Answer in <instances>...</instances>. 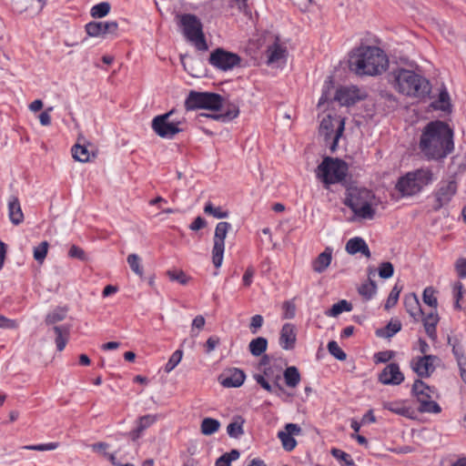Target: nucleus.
Listing matches in <instances>:
<instances>
[{"label": "nucleus", "instance_id": "nucleus-1", "mask_svg": "<svg viewBox=\"0 0 466 466\" xmlns=\"http://www.w3.org/2000/svg\"><path fill=\"white\" fill-rule=\"evenodd\" d=\"M419 148L427 159L445 158L454 149L452 129L441 120L429 122L422 129Z\"/></svg>", "mask_w": 466, "mask_h": 466}, {"label": "nucleus", "instance_id": "nucleus-2", "mask_svg": "<svg viewBox=\"0 0 466 466\" xmlns=\"http://www.w3.org/2000/svg\"><path fill=\"white\" fill-rule=\"evenodd\" d=\"M389 65L387 56L377 46H361L353 50L349 66L359 76H378L386 71Z\"/></svg>", "mask_w": 466, "mask_h": 466}, {"label": "nucleus", "instance_id": "nucleus-3", "mask_svg": "<svg viewBox=\"0 0 466 466\" xmlns=\"http://www.w3.org/2000/svg\"><path fill=\"white\" fill-rule=\"evenodd\" d=\"M392 77L394 88L402 95L422 99L431 93L430 81L412 70L398 68L392 72Z\"/></svg>", "mask_w": 466, "mask_h": 466}, {"label": "nucleus", "instance_id": "nucleus-4", "mask_svg": "<svg viewBox=\"0 0 466 466\" xmlns=\"http://www.w3.org/2000/svg\"><path fill=\"white\" fill-rule=\"evenodd\" d=\"M374 193L365 187H350L347 190L344 204L363 219H372L376 210L372 208Z\"/></svg>", "mask_w": 466, "mask_h": 466}, {"label": "nucleus", "instance_id": "nucleus-5", "mask_svg": "<svg viewBox=\"0 0 466 466\" xmlns=\"http://www.w3.org/2000/svg\"><path fill=\"white\" fill-rule=\"evenodd\" d=\"M348 164L344 160L325 157L316 169V177L328 189L330 185L342 182L348 174Z\"/></svg>", "mask_w": 466, "mask_h": 466}, {"label": "nucleus", "instance_id": "nucleus-6", "mask_svg": "<svg viewBox=\"0 0 466 466\" xmlns=\"http://www.w3.org/2000/svg\"><path fill=\"white\" fill-rule=\"evenodd\" d=\"M433 179L434 175L431 169L419 168L400 177L396 184V189L402 197L413 196L431 184Z\"/></svg>", "mask_w": 466, "mask_h": 466}, {"label": "nucleus", "instance_id": "nucleus-7", "mask_svg": "<svg viewBox=\"0 0 466 466\" xmlns=\"http://www.w3.org/2000/svg\"><path fill=\"white\" fill-rule=\"evenodd\" d=\"M177 25L182 28L183 35L188 42L199 51L208 49L203 25L200 19L192 14L177 15Z\"/></svg>", "mask_w": 466, "mask_h": 466}, {"label": "nucleus", "instance_id": "nucleus-8", "mask_svg": "<svg viewBox=\"0 0 466 466\" xmlns=\"http://www.w3.org/2000/svg\"><path fill=\"white\" fill-rule=\"evenodd\" d=\"M223 106L224 99L217 93L190 91L185 101L187 110L203 108L217 111Z\"/></svg>", "mask_w": 466, "mask_h": 466}, {"label": "nucleus", "instance_id": "nucleus-9", "mask_svg": "<svg viewBox=\"0 0 466 466\" xmlns=\"http://www.w3.org/2000/svg\"><path fill=\"white\" fill-rule=\"evenodd\" d=\"M432 392L433 390L421 380L418 379L414 381L411 393L420 403L418 408L420 412L440 413L441 411L440 405L431 400Z\"/></svg>", "mask_w": 466, "mask_h": 466}, {"label": "nucleus", "instance_id": "nucleus-10", "mask_svg": "<svg viewBox=\"0 0 466 466\" xmlns=\"http://www.w3.org/2000/svg\"><path fill=\"white\" fill-rule=\"evenodd\" d=\"M174 114V110H170L166 114L158 115L152 120V129L162 138H173L177 134L183 131L179 127L180 121H170V116Z\"/></svg>", "mask_w": 466, "mask_h": 466}, {"label": "nucleus", "instance_id": "nucleus-11", "mask_svg": "<svg viewBox=\"0 0 466 466\" xmlns=\"http://www.w3.org/2000/svg\"><path fill=\"white\" fill-rule=\"evenodd\" d=\"M240 62L241 57L238 54L227 51L221 47L212 51L208 58V63L221 71L231 70L238 66Z\"/></svg>", "mask_w": 466, "mask_h": 466}, {"label": "nucleus", "instance_id": "nucleus-12", "mask_svg": "<svg viewBox=\"0 0 466 466\" xmlns=\"http://www.w3.org/2000/svg\"><path fill=\"white\" fill-rule=\"evenodd\" d=\"M231 225L228 222H218L215 228L212 248V263L218 268L223 262V256L225 250V239Z\"/></svg>", "mask_w": 466, "mask_h": 466}, {"label": "nucleus", "instance_id": "nucleus-13", "mask_svg": "<svg viewBox=\"0 0 466 466\" xmlns=\"http://www.w3.org/2000/svg\"><path fill=\"white\" fill-rule=\"evenodd\" d=\"M457 189L458 185L454 179L441 181L437 189L433 193L434 203L432 205V209L434 211H438L441 208L447 206L457 193Z\"/></svg>", "mask_w": 466, "mask_h": 466}, {"label": "nucleus", "instance_id": "nucleus-14", "mask_svg": "<svg viewBox=\"0 0 466 466\" xmlns=\"http://www.w3.org/2000/svg\"><path fill=\"white\" fill-rule=\"evenodd\" d=\"M435 360H438V357L434 355H424L423 357H416L411 360L410 367L419 377L428 378L435 370Z\"/></svg>", "mask_w": 466, "mask_h": 466}, {"label": "nucleus", "instance_id": "nucleus-15", "mask_svg": "<svg viewBox=\"0 0 466 466\" xmlns=\"http://www.w3.org/2000/svg\"><path fill=\"white\" fill-rule=\"evenodd\" d=\"M404 379L399 364L395 362L388 364L378 377L379 381L383 385H400L404 381Z\"/></svg>", "mask_w": 466, "mask_h": 466}, {"label": "nucleus", "instance_id": "nucleus-16", "mask_svg": "<svg viewBox=\"0 0 466 466\" xmlns=\"http://www.w3.org/2000/svg\"><path fill=\"white\" fill-rule=\"evenodd\" d=\"M86 31L92 37H105L107 35H115L118 25L115 21L110 22H89L86 25Z\"/></svg>", "mask_w": 466, "mask_h": 466}, {"label": "nucleus", "instance_id": "nucleus-17", "mask_svg": "<svg viewBox=\"0 0 466 466\" xmlns=\"http://www.w3.org/2000/svg\"><path fill=\"white\" fill-rule=\"evenodd\" d=\"M301 428L295 423H287L285 425V431L278 432V438L282 443V447L287 451H293L297 446V441L294 439V435L301 434Z\"/></svg>", "mask_w": 466, "mask_h": 466}, {"label": "nucleus", "instance_id": "nucleus-18", "mask_svg": "<svg viewBox=\"0 0 466 466\" xmlns=\"http://www.w3.org/2000/svg\"><path fill=\"white\" fill-rule=\"evenodd\" d=\"M246 379L244 371L240 369L233 368L222 373L218 380L225 388L240 387Z\"/></svg>", "mask_w": 466, "mask_h": 466}, {"label": "nucleus", "instance_id": "nucleus-19", "mask_svg": "<svg viewBox=\"0 0 466 466\" xmlns=\"http://www.w3.org/2000/svg\"><path fill=\"white\" fill-rule=\"evenodd\" d=\"M295 326L291 323H285L282 326L279 336V344L283 350L294 349L296 343Z\"/></svg>", "mask_w": 466, "mask_h": 466}, {"label": "nucleus", "instance_id": "nucleus-20", "mask_svg": "<svg viewBox=\"0 0 466 466\" xmlns=\"http://www.w3.org/2000/svg\"><path fill=\"white\" fill-rule=\"evenodd\" d=\"M157 420V416L153 414H147L141 416L137 420V427L131 431L128 434L133 441L139 439L144 431L148 429Z\"/></svg>", "mask_w": 466, "mask_h": 466}, {"label": "nucleus", "instance_id": "nucleus-21", "mask_svg": "<svg viewBox=\"0 0 466 466\" xmlns=\"http://www.w3.org/2000/svg\"><path fill=\"white\" fill-rule=\"evenodd\" d=\"M404 306L407 312L415 321H418L424 314L420 308L419 299L414 293L405 297Z\"/></svg>", "mask_w": 466, "mask_h": 466}, {"label": "nucleus", "instance_id": "nucleus-22", "mask_svg": "<svg viewBox=\"0 0 466 466\" xmlns=\"http://www.w3.org/2000/svg\"><path fill=\"white\" fill-rule=\"evenodd\" d=\"M333 249L327 247L313 261L312 269L317 273L324 272L331 263Z\"/></svg>", "mask_w": 466, "mask_h": 466}, {"label": "nucleus", "instance_id": "nucleus-23", "mask_svg": "<svg viewBox=\"0 0 466 466\" xmlns=\"http://www.w3.org/2000/svg\"><path fill=\"white\" fill-rule=\"evenodd\" d=\"M286 46L280 45L278 41L268 46L266 54L268 64L278 63L281 60L285 61L287 56Z\"/></svg>", "mask_w": 466, "mask_h": 466}, {"label": "nucleus", "instance_id": "nucleus-24", "mask_svg": "<svg viewBox=\"0 0 466 466\" xmlns=\"http://www.w3.org/2000/svg\"><path fill=\"white\" fill-rule=\"evenodd\" d=\"M439 316L436 309L431 310L422 318L425 332L432 340L437 339L436 327L439 322Z\"/></svg>", "mask_w": 466, "mask_h": 466}, {"label": "nucleus", "instance_id": "nucleus-25", "mask_svg": "<svg viewBox=\"0 0 466 466\" xmlns=\"http://www.w3.org/2000/svg\"><path fill=\"white\" fill-rule=\"evenodd\" d=\"M8 216L14 225H19L24 221L20 202L15 196H12L8 201Z\"/></svg>", "mask_w": 466, "mask_h": 466}, {"label": "nucleus", "instance_id": "nucleus-26", "mask_svg": "<svg viewBox=\"0 0 466 466\" xmlns=\"http://www.w3.org/2000/svg\"><path fill=\"white\" fill-rule=\"evenodd\" d=\"M448 345L451 347V351L456 359L458 365L466 364V357L464 355V349L461 343V339L458 336H448Z\"/></svg>", "mask_w": 466, "mask_h": 466}, {"label": "nucleus", "instance_id": "nucleus-27", "mask_svg": "<svg viewBox=\"0 0 466 466\" xmlns=\"http://www.w3.org/2000/svg\"><path fill=\"white\" fill-rule=\"evenodd\" d=\"M53 330L56 334L55 342L56 345V349L58 351H62L69 339L70 334V326L69 325H60L54 326Z\"/></svg>", "mask_w": 466, "mask_h": 466}, {"label": "nucleus", "instance_id": "nucleus-28", "mask_svg": "<svg viewBox=\"0 0 466 466\" xmlns=\"http://www.w3.org/2000/svg\"><path fill=\"white\" fill-rule=\"evenodd\" d=\"M334 100L338 101L341 106H350L357 102L356 90L347 87L339 88L336 91Z\"/></svg>", "mask_w": 466, "mask_h": 466}, {"label": "nucleus", "instance_id": "nucleus-29", "mask_svg": "<svg viewBox=\"0 0 466 466\" xmlns=\"http://www.w3.org/2000/svg\"><path fill=\"white\" fill-rule=\"evenodd\" d=\"M239 114L238 106L234 104L228 105V108L222 114H200V117L213 118L223 122L230 121L236 118Z\"/></svg>", "mask_w": 466, "mask_h": 466}, {"label": "nucleus", "instance_id": "nucleus-30", "mask_svg": "<svg viewBox=\"0 0 466 466\" xmlns=\"http://www.w3.org/2000/svg\"><path fill=\"white\" fill-rule=\"evenodd\" d=\"M254 380L257 381L258 384H259L265 390L270 393H276L279 394L278 391H282L283 387L279 383V380H280V375L278 374L274 378V383L271 385L268 380L265 378L262 374H254Z\"/></svg>", "mask_w": 466, "mask_h": 466}, {"label": "nucleus", "instance_id": "nucleus-31", "mask_svg": "<svg viewBox=\"0 0 466 466\" xmlns=\"http://www.w3.org/2000/svg\"><path fill=\"white\" fill-rule=\"evenodd\" d=\"M384 408L388 410L407 418H411L413 410L407 407L403 401H389L384 403Z\"/></svg>", "mask_w": 466, "mask_h": 466}, {"label": "nucleus", "instance_id": "nucleus-32", "mask_svg": "<svg viewBox=\"0 0 466 466\" xmlns=\"http://www.w3.org/2000/svg\"><path fill=\"white\" fill-rule=\"evenodd\" d=\"M431 106L436 110L451 112V105L450 102V96L445 88L440 92L438 99L433 101Z\"/></svg>", "mask_w": 466, "mask_h": 466}, {"label": "nucleus", "instance_id": "nucleus-33", "mask_svg": "<svg viewBox=\"0 0 466 466\" xmlns=\"http://www.w3.org/2000/svg\"><path fill=\"white\" fill-rule=\"evenodd\" d=\"M267 347L268 340L264 337H258L253 339L248 344V350L250 353L255 357L261 356L266 351Z\"/></svg>", "mask_w": 466, "mask_h": 466}, {"label": "nucleus", "instance_id": "nucleus-34", "mask_svg": "<svg viewBox=\"0 0 466 466\" xmlns=\"http://www.w3.org/2000/svg\"><path fill=\"white\" fill-rule=\"evenodd\" d=\"M245 420L242 417L238 416L227 427V432L229 437L238 439L244 434L243 424Z\"/></svg>", "mask_w": 466, "mask_h": 466}, {"label": "nucleus", "instance_id": "nucleus-35", "mask_svg": "<svg viewBox=\"0 0 466 466\" xmlns=\"http://www.w3.org/2000/svg\"><path fill=\"white\" fill-rule=\"evenodd\" d=\"M220 428V422L213 418H205L200 424V431L203 435L210 436Z\"/></svg>", "mask_w": 466, "mask_h": 466}, {"label": "nucleus", "instance_id": "nucleus-36", "mask_svg": "<svg viewBox=\"0 0 466 466\" xmlns=\"http://www.w3.org/2000/svg\"><path fill=\"white\" fill-rule=\"evenodd\" d=\"M283 376L287 386L290 388L297 387L300 381L299 370L294 366L288 367L284 370Z\"/></svg>", "mask_w": 466, "mask_h": 466}, {"label": "nucleus", "instance_id": "nucleus-37", "mask_svg": "<svg viewBox=\"0 0 466 466\" xmlns=\"http://www.w3.org/2000/svg\"><path fill=\"white\" fill-rule=\"evenodd\" d=\"M67 308L57 307L53 311L49 312L45 319L46 325H53L66 319L67 314Z\"/></svg>", "mask_w": 466, "mask_h": 466}, {"label": "nucleus", "instance_id": "nucleus-38", "mask_svg": "<svg viewBox=\"0 0 466 466\" xmlns=\"http://www.w3.org/2000/svg\"><path fill=\"white\" fill-rule=\"evenodd\" d=\"M401 329V323L400 320H391L383 329H378L376 331L379 337L391 338Z\"/></svg>", "mask_w": 466, "mask_h": 466}, {"label": "nucleus", "instance_id": "nucleus-39", "mask_svg": "<svg viewBox=\"0 0 466 466\" xmlns=\"http://www.w3.org/2000/svg\"><path fill=\"white\" fill-rule=\"evenodd\" d=\"M351 309V303L347 301L346 299H341L339 302L332 305V307L326 312V315L329 317H338L343 311H350Z\"/></svg>", "mask_w": 466, "mask_h": 466}, {"label": "nucleus", "instance_id": "nucleus-40", "mask_svg": "<svg viewBox=\"0 0 466 466\" xmlns=\"http://www.w3.org/2000/svg\"><path fill=\"white\" fill-rule=\"evenodd\" d=\"M377 290V285L376 282L372 279H369L368 282L363 283L359 288V293L366 299H370L373 295L376 293Z\"/></svg>", "mask_w": 466, "mask_h": 466}, {"label": "nucleus", "instance_id": "nucleus-41", "mask_svg": "<svg viewBox=\"0 0 466 466\" xmlns=\"http://www.w3.org/2000/svg\"><path fill=\"white\" fill-rule=\"evenodd\" d=\"M364 243H365V240L363 238H361L360 237H355V238H350L346 243L345 249L349 254L355 255L361 250Z\"/></svg>", "mask_w": 466, "mask_h": 466}, {"label": "nucleus", "instance_id": "nucleus-42", "mask_svg": "<svg viewBox=\"0 0 466 466\" xmlns=\"http://www.w3.org/2000/svg\"><path fill=\"white\" fill-rule=\"evenodd\" d=\"M239 455L240 453L238 450L226 452L216 461L215 466H230L231 461L238 460Z\"/></svg>", "mask_w": 466, "mask_h": 466}, {"label": "nucleus", "instance_id": "nucleus-43", "mask_svg": "<svg viewBox=\"0 0 466 466\" xmlns=\"http://www.w3.org/2000/svg\"><path fill=\"white\" fill-rule=\"evenodd\" d=\"M110 4L107 2H102L91 8L90 14L95 18H102L108 15L110 12Z\"/></svg>", "mask_w": 466, "mask_h": 466}, {"label": "nucleus", "instance_id": "nucleus-44", "mask_svg": "<svg viewBox=\"0 0 466 466\" xmlns=\"http://www.w3.org/2000/svg\"><path fill=\"white\" fill-rule=\"evenodd\" d=\"M71 151L75 160L79 162H87L89 160V152L86 147L76 144Z\"/></svg>", "mask_w": 466, "mask_h": 466}, {"label": "nucleus", "instance_id": "nucleus-45", "mask_svg": "<svg viewBox=\"0 0 466 466\" xmlns=\"http://www.w3.org/2000/svg\"><path fill=\"white\" fill-rule=\"evenodd\" d=\"M204 212L208 215H210V216L216 218H226L229 215V213L228 211H223L220 207H214L210 201H208L205 205Z\"/></svg>", "mask_w": 466, "mask_h": 466}, {"label": "nucleus", "instance_id": "nucleus-46", "mask_svg": "<svg viewBox=\"0 0 466 466\" xmlns=\"http://www.w3.org/2000/svg\"><path fill=\"white\" fill-rule=\"evenodd\" d=\"M330 453L335 459L343 462V464L346 466H354L355 465L354 461L351 458V456L349 453H347L339 449L333 448L330 451Z\"/></svg>", "mask_w": 466, "mask_h": 466}, {"label": "nucleus", "instance_id": "nucleus-47", "mask_svg": "<svg viewBox=\"0 0 466 466\" xmlns=\"http://www.w3.org/2000/svg\"><path fill=\"white\" fill-rule=\"evenodd\" d=\"M422 299L425 304L433 308L434 309L438 307V300L435 297V290L431 287H428L424 289L422 294Z\"/></svg>", "mask_w": 466, "mask_h": 466}, {"label": "nucleus", "instance_id": "nucleus-48", "mask_svg": "<svg viewBox=\"0 0 466 466\" xmlns=\"http://www.w3.org/2000/svg\"><path fill=\"white\" fill-rule=\"evenodd\" d=\"M183 356V351L181 350H177L169 358L167 363L165 366V371L167 373L171 372L181 361Z\"/></svg>", "mask_w": 466, "mask_h": 466}, {"label": "nucleus", "instance_id": "nucleus-49", "mask_svg": "<svg viewBox=\"0 0 466 466\" xmlns=\"http://www.w3.org/2000/svg\"><path fill=\"white\" fill-rule=\"evenodd\" d=\"M329 352L339 360H345L347 354L340 349L335 340H331L328 343Z\"/></svg>", "mask_w": 466, "mask_h": 466}, {"label": "nucleus", "instance_id": "nucleus-50", "mask_svg": "<svg viewBox=\"0 0 466 466\" xmlns=\"http://www.w3.org/2000/svg\"><path fill=\"white\" fill-rule=\"evenodd\" d=\"M49 244L47 241L41 242L37 247L34 249V258L42 263L46 257Z\"/></svg>", "mask_w": 466, "mask_h": 466}, {"label": "nucleus", "instance_id": "nucleus-51", "mask_svg": "<svg viewBox=\"0 0 466 466\" xmlns=\"http://www.w3.org/2000/svg\"><path fill=\"white\" fill-rule=\"evenodd\" d=\"M127 263L137 275L143 276V268L140 265V258L137 254H130L127 257Z\"/></svg>", "mask_w": 466, "mask_h": 466}, {"label": "nucleus", "instance_id": "nucleus-52", "mask_svg": "<svg viewBox=\"0 0 466 466\" xmlns=\"http://www.w3.org/2000/svg\"><path fill=\"white\" fill-rule=\"evenodd\" d=\"M68 257L81 261H86L88 259L85 250L76 245H72L70 247L68 250Z\"/></svg>", "mask_w": 466, "mask_h": 466}, {"label": "nucleus", "instance_id": "nucleus-53", "mask_svg": "<svg viewBox=\"0 0 466 466\" xmlns=\"http://www.w3.org/2000/svg\"><path fill=\"white\" fill-rule=\"evenodd\" d=\"M394 268L390 262H382L379 267V275L381 279H390L393 276Z\"/></svg>", "mask_w": 466, "mask_h": 466}, {"label": "nucleus", "instance_id": "nucleus-54", "mask_svg": "<svg viewBox=\"0 0 466 466\" xmlns=\"http://www.w3.org/2000/svg\"><path fill=\"white\" fill-rule=\"evenodd\" d=\"M400 293V289H398L397 286H394L387 299L385 305H384L386 309H389L397 304Z\"/></svg>", "mask_w": 466, "mask_h": 466}, {"label": "nucleus", "instance_id": "nucleus-55", "mask_svg": "<svg viewBox=\"0 0 466 466\" xmlns=\"http://www.w3.org/2000/svg\"><path fill=\"white\" fill-rule=\"evenodd\" d=\"M167 274L169 277L170 280L177 281L182 285H186L188 281V278L182 270H168Z\"/></svg>", "mask_w": 466, "mask_h": 466}, {"label": "nucleus", "instance_id": "nucleus-56", "mask_svg": "<svg viewBox=\"0 0 466 466\" xmlns=\"http://www.w3.org/2000/svg\"><path fill=\"white\" fill-rule=\"evenodd\" d=\"M59 443L58 442H50L46 444H36V445H27L25 446L24 449L30 450V451H53L58 448Z\"/></svg>", "mask_w": 466, "mask_h": 466}, {"label": "nucleus", "instance_id": "nucleus-57", "mask_svg": "<svg viewBox=\"0 0 466 466\" xmlns=\"http://www.w3.org/2000/svg\"><path fill=\"white\" fill-rule=\"evenodd\" d=\"M394 357V352L391 350L380 351L374 355L375 362L386 363Z\"/></svg>", "mask_w": 466, "mask_h": 466}, {"label": "nucleus", "instance_id": "nucleus-58", "mask_svg": "<svg viewBox=\"0 0 466 466\" xmlns=\"http://www.w3.org/2000/svg\"><path fill=\"white\" fill-rule=\"evenodd\" d=\"M264 319L261 315H254L250 319L249 329L252 334H256L263 325Z\"/></svg>", "mask_w": 466, "mask_h": 466}, {"label": "nucleus", "instance_id": "nucleus-59", "mask_svg": "<svg viewBox=\"0 0 466 466\" xmlns=\"http://www.w3.org/2000/svg\"><path fill=\"white\" fill-rule=\"evenodd\" d=\"M205 319L202 315H198L192 321L191 336L197 337L198 332H195V329H202L205 326Z\"/></svg>", "mask_w": 466, "mask_h": 466}, {"label": "nucleus", "instance_id": "nucleus-60", "mask_svg": "<svg viewBox=\"0 0 466 466\" xmlns=\"http://www.w3.org/2000/svg\"><path fill=\"white\" fill-rule=\"evenodd\" d=\"M455 269L461 279L466 278V258H460L455 262Z\"/></svg>", "mask_w": 466, "mask_h": 466}, {"label": "nucleus", "instance_id": "nucleus-61", "mask_svg": "<svg viewBox=\"0 0 466 466\" xmlns=\"http://www.w3.org/2000/svg\"><path fill=\"white\" fill-rule=\"evenodd\" d=\"M18 327V323L15 319H10L5 318L3 315H0V328L1 329H15Z\"/></svg>", "mask_w": 466, "mask_h": 466}, {"label": "nucleus", "instance_id": "nucleus-62", "mask_svg": "<svg viewBox=\"0 0 466 466\" xmlns=\"http://www.w3.org/2000/svg\"><path fill=\"white\" fill-rule=\"evenodd\" d=\"M343 131H344V122L340 121L339 126L338 127V128L336 130V134L333 137V141L329 147V149L332 153L336 150L337 146H338V141H339V137H341Z\"/></svg>", "mask_w": 466, "mask_h": 466}, {"label": "nucleus", "instance_id": "nucleus-63", "mask_svg": "<svg viewBox=\"0 0 466 466\" xmlns=\"http://www.w3.org/2000/svg\"><path fill=\"white\" fill-rule=\"evenodd\" d=\"M207 227V221L200 216L197 217L194 221L189 225V229L198 231Z\"/></svg>", "mask_w": 466, "mask_h": 466}, {"label": "nucleus", "instance_id": "nucleus-64", "mask_svg": "<svg viewBox=\"0 0 466 466\" xmlns=\"http://www.w3.org/2000/svg\"><path fill=\"white\" fill-rule=\"evenodd\" d=\"M254 274H255V269L253 268V267H248L246 269V271L243 275V278H242L243 285L245 287H249L251 285Z\"/></svg>", "mask_w": 466, "mask_h": 466}]
</instances>
